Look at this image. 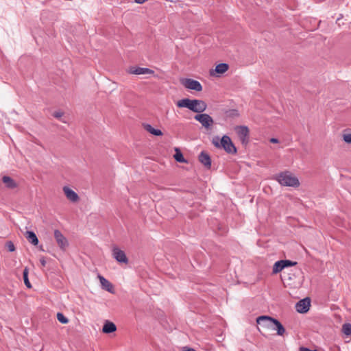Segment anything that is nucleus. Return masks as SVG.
Returning a JSON list of instances; mask_svg holds the SVG:
<instances>
[{
	"label": "nucleus",
	"mask_w": 351,
	"mask_h": 351,
	"mask_svg": "<svg viewBox=\"0 0 351 351\" xmlns=\"http://www.w3.org/2000/svg\"><path fill=\"white\" fill-rule=\"evenodd\" d=\"M178 108H186L190 110L201 114L207 108L206 103L201 99H190L188 98L182 99L176 103Z\"/></svg>",
	"instance_id": "f257e3e1"
},
{
	"label": "nucleus",
	"mask_w": 351,
	"mask_h": 351,
	"mask_svg": "<svg viewBox=\"0 0 351 351\" xmlns=\"http://www.w3.org/2000/svg\"><path fill=\"white\" fill-rule=\"evenodd\" d=\"M274 179L282 186L298 188L300 183L291 172L286 171L276 175Z\"/></svg>",
	"instance_id": "f03ea898"
},
{
	"label": "nucleus",
	"mask_w": 351,
	"mask_h": 351,
	"mask_svg": "<svg viewBox=\"0 0 351 351\" xmlns=\"http://www.w3.org/2000/svg\"><path fill=\"white\" fill-rule=\"evenodd\" d=\"M212 143L215 147L223 149L228 154H236L237 152V149L231 138L227 135L223 136L221 139L217 136L214 137Z\"/></svg>",
	"instance_id": "7ed1b4c3"
},
{
	"label": "nucleus",
	"mask_w": 351,
	"mask_h": 351,
	"mask_svg": "<svg viewBox=\"0 0 351 351\" xmlns=\"http://www.w3.org/2000/svg\"><path fill=\"white\" fill-rule=\"evenodd\" d=\"M256 323L261 328L266 329H284L283 326L277 319L269 316L262 315L258 317Z\"/></svg>",
	"instance_id": "20e7f679"
},
{
	"label": "nucleus",
	"mask_w": 351,
	"mask_h": 351,
	"mask_svg": "<svg viewBox=\"0 0 351 351\" xmlns=\"http://www.w3.org/2000/svg\"><path fill=\"white\" fill-rule=\"evenodd\" d=\"M194 119L199 121L202 127L206 130L210 129L214 123L213 119L208 114H197L194 117Z\"/></svg>",
	"instance_id": "39448f33"
},
{
	"label": "nucleus",
	"mask_w": 351,
	"mask_h": 351,
	"mask_svg": "<svg viewBox=\"0 0 351 351\" xmlns=\"http://www.w3.org/2000/svg\"><path fill=\"white\" fill-rule=\"evenodd\" d=\"M180 83L187 89L195 90L197 92L202 90V84L197 80L191 78H183L180 80Z\"/></svg>",
	"instance_id": "423d86ee"
},
{
	"label": "nucleus",
	"mask_w": 351,
	"mask_h": 351,
	"mask_svg": "<svg viewBox=\"0 0 351 351\" xmlns=\"http://www.w3.org/2000/svg\"><path fill=\"white\" fill-rule=\"evenodd\" d=\"M234 131L236 132L241 143L243 145H247L249 142V134H250L248 128L246 126H242V125L237 126L234 128Z\"/></svg>",
	"instance_id": "0eeeda50"
},
{
	"label": "nucleus",
	"mask_w": 351,
	"mask_h": 351,
	"mask_svg": "<svg viewBox=\"0 0 351 351\" xmlns=\"http://www.w3.org/2000/svg\"><path fill=\"white\" fill-rule=\"evenodd\" d=\"M229 69V65L226 63H220L216 65L215 68L210 69L209 74L212 77H219L225 73Z\"/></svg>",
	"instance_id": "6e6552de"
},
{
	"label": "nucleus",
	"mask_w": 351,
	"mask_h": 351,
	"mask_svg": "<svg viewBox=\"0 0 351 351\" xmlns=\"http://www.w3.org/2000/svg\"><path fill=\"white\" fill-rule=\"evenodd\" d=\"M311 306V300L308 298L300 300L295 304V309L298 313H306Z\"/></svg>",
	"instance_id": "1a4fd4ad"
},
{
	"label": "nucleus",
	"mask_w": 351,
	"mask_h": 351,
	"mask_svg": "<svg viewBox=\"0 0 351 351\" xmlns=\"http://www.w3.org/2000/svg\"><path fill=\"white\" fill-rule=\"evenodd\" d=\"M112 256L119 263L125 264L128 263V259L125 252L117 247L112 249Z\"/></svg>",
	"instance_id": "9d476101"
},
{
	"label": "nucleus",
	"mask_w": 351,
	"mask_h": 351,
	"mask_svg": "<svg viewBox=\"0 0 351 351\" xmlns=\"http://www.w3.org/2000/svg\"><path fill=\"white\" fill-rule=\"evenodd\" d=\"M128 73L134 75H154V71L148 68H143L139 66H131Z\"/></svg>",
	"instance_id": "9b49d317"
},
{
	"label": "nucleus",
	"mask_w": 351,
	"mask_h": 351,
	"mask_svg": "<svg viewBox=\"0 0 351 351\" xmlns=\"http://www.w3.org/2000/svg\"><path fill=\"white\" fill-rule=\"evenodd\" d=\"M62 191L68 200L73 203L79 202V195L73 189L67 186H64L62 188Z\"/></svg>",
	"instance_id": "f8f14e48"
},
{
	"label": "nucleus",
	"mask_w": 351,
	"mask_h": 351,
	"mask_svg": "<svg viewBox=\"0 0 351 351\" xmlns=\"http://www.w3.org/2000/svg\"><path fill=\"white\" fill-rule=\"evenodd\" d=\"M54 238L60 248L64 250L68 246V241L60 230H56L54 231Z\"/></svg>",
	"instance_id": "ddd939ff"
},
{
	"label": "nucleus",
	"mask_w": 351,
	"mask_h": 351,
	"mask_svg": "<svg viewBox=\"0 0 351 351\" xmlns=\"http://www.w3.org/2000/svg\"><path fill=\"white\" fill-rule=\"evenodd\" d=\"M101 288L111 293H114V289L113 285L104 276L98 275Z\"/></svg>",
	"instance_id": "4468645a"
},
{
	"label": "nucleus",
	"mask_w": 351,
	"mask_h": 351,
	"mask_svg": "<svg viewBox=\"0 0 351 351\" xmlns=\"http://www.w3.org/2000/svg\"><path fill=\"white\" fill-rule=\"evenodd\" d=\"M199 161L207 169L211 167V159L208 153L202 152L198 156Z\"/></svg>",
	"instance_id": "2eb2a0df"
},
{
	"label": "nucleus",
	"mask_w": 351,
	"mask_h": 351,
	"mask_svg": "<svg viewBox=\"0 0 351 351\" xmlns=\"http://www.w3.org/2000/svg\"><path fill=\"white\" fill-rule=\"evenodd\" d=\"M2 181L5 184V186L8 189H15L17 187L16 182L10 176H4L2 178Z\"/></svg>",
	"instance_id": "dca6fc26"
},
{
	"label": "nucleus",
	"mask_w": 351,
	"mask_h": 351,
	"mask_svg": "<svg viewBox=\"0 0 351 351\" xmlns=\"http://www.w3.org/2000/svg\"><path fill=\"white\" fill-rule=\"evenodd\" d=\"M143 128L149 133L154 136H162V132L160 130L154 128L150 124H143Z\"/></svg>",
	"instance_id": "f3484780"
},
{
	"label": "nucleus",
	"mask_w": 351,
	"mask_h": 351,
	"mask_svg": "<svg viewBox=\"0 0 351 351\" xmlns=\"http://www.w3.org/2000/svg\"><path fill=\"white\" fill-rule=\"evenodd\" d=\"M26 239L33 245H37L38 243V239L36 234L32 231H27L25 233Z\"/></svg>",
	"instance_id": "a211bd4d"
},
{
	"label": "nucleus",
	"mask_w": 351,
	"mask_h": 351,
	"mask_svg": "<svg viewBox=\"0 0 351 351\" xmlns=\"http://www.w3.org/2000/svg\"><path fill=\"white\" fill-rule=\"evenodd\" d=\"M176 154L173 157L175 160L179 162L186 163L187 161L184 159L183 154L178 148H175Z\"/></svg>",
	"instance_id": "6ab92c4d"
},
{
	"label": "nucleus",
	"mask_w": 351,
	"mask_h": 351,
	"mask_svg": "<svg viewBox=\"0 0 351 351\" xmlns=\"http://www.w3.org/2000/svg\"><path fill=\"white\" fill-rule=\"evenodd\" d=\"M28 274H29V269L27 267H25L24 269L23 273V280H24V283H25V286L27 288L30 289V288H32V285L28 278Z\"/></svg>",
	"instance_id": "aec40b11"
},
{
	"label": "nucleus",
	"mask_w": 351,
	"mask_h": 351,
	"mask_svg": "<svg viewBox=\"0 0 351 351\" xmlns=\"http://www.w3.org/2000/svg\"><path fill=\"white\" fill-rule=\"evenodd\" d=\"M285 268L283 263H280V261H277L274 263L273 267V274H278Z\"/></svg>",
	"instance_id": "412c9836"
},
{
	"label": "nucleus",
	"mask_w": 351,
	"mask_h": 351,
	"mask_svg": "<svg viewBox=\"0 0 351 351\" xmlns=\"http://www.w3.org/2000/svg\"><path fill=\"white\" fill-rule=\"evenodd\" d=\"M102 329H117V327L113 322L106 320Z\"/></svg>",
	"instance_id": "4be33fe9"
},
{
	"label": "nucleus",
	"mask_w": 351,
	"mask_h": 351,
	"mask_svg": "<svg viewBox=\"0 0 351 351\" xmlns=\"http://www.w3.org/2000/svg\"><path fill=\"white\" fill-rule=\"evenodd\" d=\"M57 319L62 324H66L69 322L68 319L61 313H57Z\"/></svg>",
	"instance_id": "5701e85b"
},
{
	"label": "nucleus",
	"mask_w": 351,
	"mask_h": 351,
	"mask_svg": "<svg viewBox=\"0 0 351 351\" xmlns=\"http://www.w3.org/2000/svg\"><path fill=\"white\" fill-rule=\"evenodd\" d=\"M287 284V286L291 287V288H297L299 286V283H295V282H292V277H289L287 279L285 280Z\"/></svg>",
	"instance_id": "b1692460"
},
{
	"label": "nucleus",
	"mask_w": 351,
	"mask_h": 351,
	"mask_svg": "<svg viewBox=\"0 0 351 351\" xmlns=\"http://www.w3.org/2000/svg\"><path fill=\"white\" fill-rule=\"evenodd\" d=\"M280 263H283L285 268L287 267L293 266L297 264L296 262H293L289 260H281Z\"/></svg>",
	"instance_id": "393cba45"
},
{
	"label": "nucleus",
	"mask_w": 351,
	"mask_h": 351,
	"mask_svg": "<svg viewBox=\"0 0 351 351\" xmlns=\"http://www.w3.org/2000/svg\"><path fill=\"white\" fill-rule=\"evenodd\" d=\"M351 336V330H343V338L346 340V341L348 342L350 341V337Z\"/></svg>",
	"instance_id": "a878e982"
},
{
	"label": "nucleus",
	"mask_w": 351,
	"mask_h": 351,
	"mask_svg": "<svg viewBox=\"0 0 351 351\" xmlns=\"http://www.w3.org/2000/svg\"><path fill=\"white\" fill-rule=\"evenodd\" d=\"M343 140L348 143L351 144V133H345L343 134Z\"/></svg>",
	"instance_id": "bb28decb"
},
{
	"label": "nucleus",
	"mask_w": 351,
	"mask_h": 351,
	"mask_svg": "<svg viewBox=\"0 0 351 351\" xmlns=\"http://www.w3.org/2000/svg\"><path fill=\"white\" fill-rule=\"evenodd\" d=\"M5 246L9 252H14L15 250L14 245L12 241H8Z\"/></svg>",
	"instance_id": "cd10ccee"
},
{
	"label": "nucleus",
	"mask_w": 351,
	"mask_h": 351,
	"mask_svg": "<svg viewBox=\"0 0 351 351\" xmlns=\"http://www.w3.org/2000/svg\"><path fill=\"white\" fill-rule=\"evenodd\" d=\"M53 117L56 118H60L63 115V113L60 111L54 112L53 114Z\"/></svg>",
	"instance_id": "c85d7f7f"
},
{
	"label": "nucleus",
	"mask_w": 351,
	"mask_h": 351,
	"mask_svg": "<svg viewBox=\"0 0 351 351\" xmlns=\"http://www.w3.org/2000/svg\"><path fill=\"white\" fill-rule=\"evenodd\" d=\"M342 329H351V324L345 323L342 326Z\"/></svg>",
	"instance_id": "c756f323"
},
{
	"label": "nucleus",
	"mask_w": 351,
	"mask_h": 351,
	"mask_svg": "<svg viewBox=\"0 0 351 351\" xmlns=\"http://www.w3.org/2000/svg\"><path fill=\"white\" fill-rule=\"evenodd\" d=\"M40 263L42 265V266L45 267L46 265V261L44 257H42L40 258Z\"/></svg>",
	"instance_id": "7c9ffc66"
},
{
	"label": "nucleus",
	"mask_w": 351,
	"mask_h": 351,
	"mask_svg": "<svg viewBox=\"0 0 351 351\" xmlns=\"http://www.w3.org/2000/svg\"><path fill=\"white\" fill-rule=\"evenodd\" d=\"M182 351H195L193 348H189V347H183Z\"/></svg>",
	"instance_id": "2f4dec72"
},
{
	"label": "nucleus",
	"mask_w": 351,
	"mask_h": 351,
	"mask_svg": "<svg viewBox=\"0 0 351 351\" xmlns=\"http://www.w3.org/2000/svg\"><path fill=\"white\" fill-rule=\"evenodd\" d=\"M269 141L272 143H278V140L277 138H271Z\"/></svg>",
	"instance_id": "473e14b6"
},
{
	"label": "nucleus",
	"mask_w": 351,
	"mask_h": 351,
	"mask_svg": "<svg viewBox=\"0 0 351 351\" xmlns=\"http://www.w3.org/2000/svg\"><path fill=\"white\" fill-rule=\"evenodd\" d=\"M147 0H135V2L139 4H142L146 2Z\"/></svg>",
	"instance_id": "72a5a7b5"
},
{
	"label": "nucleus",
	"mask_w": 351,
	"mask_h": 351,
	"mask_svg": "<svg viewBox=\"0 0 351 351\" xmlns=\"http://www.w3.org/2000/svg\"><path fill=\"white\" fill-rule=\"evenodd\" d=\"M285 330H277L276 335H282Z\"/></svg>",
	"instance_id": "f704fd0d"
},
{
	"label": "nucleus",
	"mask_w": 351,
	"mask_h": 351,
	"mask_svg": "<svg viewBox=\"0 0 351 351\" xmlns=\"http://www.w3.org/2000/svg\"><path fill=\"white\" fill-rule=\"evenodd\" d=\"M114 330H103L104 332H106V333H109V332H113Z\"/></svg>",
	"instance_id": "c9c22d12"
}]
</instances>
